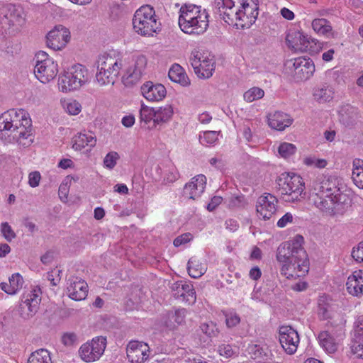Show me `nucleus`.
<instances>
[{"mask_svg": "<svg viewBox=\"0 0 363 363\" xmlns=\"http://www.w3.org/2000/svg\"><path fill=\"white\" fill-rule=\"evenodd\" d=\"M189 241V235L187 234H183L176 238L173 242L175 247H179L182 244H185Z\"/></svg>", "mask_w": 363, "mask_h": 363, "instance_id": "69168bd1", "label": "nucleus"}, {"mask_svg": "<svg viewBox=\"0 0 363 363\" xmlns=\"http://www.w3.org/2000/svg\"><path fill=\"white\" fill-rule=\"evenodd\" d=\"M240 321V317L236 314L226 315L225 322L228 328H232L237 325Z\"/></svg>", "mask_w": 363, "mask_h": 363, "instance_id": "052dcab7", "label": "nucleus"}, {"mask_svg": "<svg viewBox=\"0 0 363 363\" xmlns=\"http://www.w3.org/2000/svg\"><path fill=\"white\" fill-rule=\"evenodd\" d=\"M296 147L294 144L283 143L279 148L278 152L279 155L284 158H288L296 152Z\"/></svg>", "mask_w": 363, "mask_h": 363, "instance_id": "c03bdc74", "label": "nucleus"}, {"mask_svg": "<svg viewBox=\"0 0 363 363\" xmlns=\"http://www.w3.org/2000/svg\"><path fill=\"white\" fill-rule=\"evenodd\" d=\"M218 140V133L216 131H206L199 136L200 143L203 145L213 144Z\"/></svg>", "mask_w": 363, "mask_h": 363, "instance_id": "a18cd8bd", "label": "nucleus"}, {"mask_svg": "<svg viewBox=\"0 0 363 363\" xmlns=\"http://www.w3.org/2000/svg\"><path fill=\"white\" fill-rule=\"evenodd\" d=\"M55 258V252L48 250L40 257V261L44 264H49L52 262Z\"/></svg>", "mask_w": 363, "mask_h": 363, "instance_id": "bf43d9fd", "label": "nucleus"}, {"mask_svg": "<svg viewBox=\"0 0 363 363\" xmlns=\"http://www.w3.org/2000/svg\"><path fill=\"white\" fill-rule=\"evenodd\" d=\"M318 340L320 346L328 353H334L337 349L335 338L328 331L320 332Z\"/></svg>", "mask_w": 363, "mask_h": 363, "instance_id": "473e14b6", "label": "nucleus"}, {"mask_svg": "<svg viewBox=\"0 0 363 363\" xmlns=\"http://www.w3.org/2000/svg\"><path fill=\"white\" fill-rule=\"evenodd\" d=\"M119 158L120 156L118 152L111 151L105 156L104 164L106 168L112 169L116 165Z\"/></svg>", "mask_w": 363, "mask_h": 363, "instance_id": "49530a36", "label": "nucleus"}, {"mask_svg": "<svg viewBox=\"0 0 363 363\" xmlns=\"http://www.w3.org/2000/svg\"><path fill=\"white\" fill-rule=\"evenodd\" d=\"M28 363H52L50 352L45 349H40L32 352Z\"/></svg>", "mask_w": 363, "mask_h": 363, "instance_id": "58836bf2", "label": "nucleus"}, {"mask_svg": "<svg viewBox=\"0 0 363 363\" xmlns=\"http://www.w3.org/2000/svg\"><path fill=\"white\" fill-rule=\"evenodd\" d=\"M40 179L41 176L39 172H32L28 176V184L33 188L37 187L39 185Z\"/></svg>", "mask_w": 363, "mask_h": 363, "instance_id": "4d7b16f0", "label": "nucleus"}, {"mask_svg": "<svg viewBox=\"0 0 363 363\" xmlns=\"http://www.w3.org/2000/svg\"><path fill=\"white\" fill-rule=\"evenodd\" d=\"M127 357L131 363H143L149 357V346L143 342L130 341L127 347Z\"/></svg>", "mask_w": 363, "mask_h": 363, "instance_id": "6ab92c4d", "label": "nucleus"}, {"mask_svg": "<svg viewBox=\"0 0 363 363\" xmlns=\"http://www.w3.org/2000/svg\"><path fill=\"white\" fill-rule=\"evenodd\" d=\"M288 47L295 52H304L312 48L311 44L315 45V39L305 35L298 30H290L286 36Z\"/></svg>", "mask_w": 363, "mask_h": 363, "instance_id": "f8f14e48", "label": "nucleus"}, {"mask_svg": "<svg viewBox=\"0 0 363 363\" xmlns=\"http://www.w3.org/2000/svg\"><path fill=\"white\" fill-rule=\"evenodd\" d=\"M171 81L178 83L183 86H187L190 84V79L184 69L178 64H174L170 68L168 73Z\"/></svg>", "mask_w": 363, "mask_h": 363, "instance_id": "7c9ffc66", "label": "nucleus"}, {"mask_svg": "<svg viewBox=\"0 0 363 363\" xmlns=\"http://www.w3.org/2000/svg\"><path fill=\"white\" fill-rule=\"evenodd\" d=\"M222 201L220 196H214L211 199V202L207 206L209 211H213Z\"/></svg>", "mask_w": 363, "mask_h": 363, "instance_id": "0e129e2a", "label": "nucleus"}, {"mask_svg": "<svg viewBox=\"0 0 363 363\" xmlns=\"http://www.w3.org/2000/svg\"><path fill=\"white\" fill-rule=\"evenodd\" d=\"M1 231L4 238L9 242H11L16 237V233L6 222L1 224Z\"/></svg>", "mask_w": 363, "mask_h": 363, "instance_id": "8fccbe9b", "label": "nucleus"}, {"mask_svg": "<svg viewBox=\"0 0 363 363\" xmlns=\"http://www.w3.org/2000/svg\"><path fill=\"white\" fill-rule=\"evenodd\" d=\"M179 178V173L177 170V169L172 166L169 167L168 172L165 174V177L164 178V181L168 182V183H172L175 182Z\"/></svg>", "mask_w": 363, "mask_h": 363, "instance_id": "864d4df0", "label": "nucleus"}, {"mask_svg": "<svg viewBox=\"0 0 363 363\" xmlns=\"http://www.w3.org/2000/svg\"><path fill=\"white\" fill-rule=\"evenodd\" d=\"M70 40V32L62 25L56 26L46 35V45L54 50L64 48Z\"/></svg>", "mask_w": 363, "mask_h": 363, "instance_id": "2eb2a0df", "label": "nucleus"}, {"mask_svg": "<svg viewBox=\"0 0 363 363\" xmlns=\"http://www.w3.org/2000/svg\"><path fill=\"white\" fill-rule=\"evenodd\" d=\"M77 340V335L74 333H65L62 337V342L66 346H70Z\"/></svg>", "mask_w": 363, "mask_h": 363, "instance_id": "13d9d810", "label": "nucleus"}, {"mask_svg": "<svg viewBox=\"0 0 363 363\" xmlns=\"http://www.w3.org/2000/svg\"><path fill=\"white\" fill-rule=\"evenodd\" d=\"M111 69H106L101 72H97L96 74V79L97 82L103 86L108 84H111L112 85L114 84L115 80L117 78V77L119 74L120 70L116 71V73L113 74V73L111 72Z\"/></svg>", "mask_w": 363, "mask_h": 363, "instance_id": "e433bc0d", "label": "nucleus"}, {"mask_svg": "<svg viewBox=\"0 0 363 363\" xmlns=\"http://www.w3.org/2000/svg\"><path fill=\"white\" fill-rule=\"evenodd\" d=\"M318 316L323 320L328 319L330 317L328 306L320 304H319L318 306Z\"/></svg>", "mask_w": 363, "mask_h": 363, "instance_id": "e2e57ef3", "label": "nucleus"}, {"mask_svg": "<svg viewBox=\"0 0 363 363\" xmlns=\"http://www.w3.org/2000/svg\"><path fill=\"white\" fill-rule=\"evenodd\" d=\"M142 95L150 101H159L162 100L166 94L167 90L162 84H154L151 81L146 82L141 87Z\"/></svg>", "mask_w": 363, "mask_h": 363, "instance_id": "4be33fe9", "label": "nucleus"}, {"mask_svg": "<svg viewBox=\"0 0 363 363\" xmlns=\"http://www.w3.org/2000/svg\"><path fill=\"white\" fill-rule=\"evenodd\" d=\"M278 200L271 194H264L257 201L256 211L259 217L264 220L270 219L277 212Z\"/></svg>", "mask_w": 363, "mask_h": 363, "instance_id": "a211bd4d", "label": "nucleus"}, {"mask_svg": "<svg viewBox=\"0 0 363 363\" xmlns=\"http://www.w3.org/2000/svg\"><path fill=\"white\" fill-rule=\"evenodd\" d=\"M282 199L286 202L294 203L299 201L305 186L302 178L297 174L282 173L277 179Z\"/></svg>", "mask_w": 363, "mask_h": 363, "instance_id": "39448f33", "label": "nucleus"}, {"mask_svg": "<svg viewBox=\"0 0 363 363\" xmlns=\"http://www.w3.org/2000/svg\"><path fill=\"white\" fill-rule=\"evenodd\" d=\"M312 27L315 32L322 35H328L332 31L330 22L325 18H316L312 22Z\"/></svg>", "mask_w": 363, "mask_h": 363, "instance_id": "ea45409f", "label": "nucleus"}, {"mask_svg": "<svg viewBox=\"0 0 363 363\" xmlns=\"http://www.w3.org/2000/svg\"><path fill=\"white\" fill-rule=\"evenodd\" d=\"M303 238L296 235L291 242L281 243L277 251V259L281 263V274L287 279L304 276L309 269L306 251L301 246Z\"/></svg>", "mask_w": 363, "mask_h": 363, "instance_id": "f257e3e1", "label": "nucleus"}, {"mask_svg": "<svg viewBox=\"0 0 363 363\" xmlns=\"http://www.w3.org/2000/svg\"><path fill=\"white\" fill-rule=\"evenodd\" d=\"M173 113L171 105L155 108V126L168 122L172 117Z\"/></svg>", "mask_w": 363, "mask_h": 363, "instance_id": "72a5a7b5", "label": "nucleus"}, {"mask_svg": "<svg viewBox=\"0 0 363 363\" xmlns=\"http://www.w3.org/2000/svg\"><path fill=\"white\" fill-rule=\"evenodd\" d=\"M178 23L181 30L189 35H201L208 27V13L194 4H185L179 10Z\"/></svg>", "mask_w": 363, "mask_h": 363, "instance_id": "20e7f679", "label": "nucleus"}, {"mask_svg": "<svg viewBox=\"0 0 363 363\" xmlns=\"http://www.w3.org/2000/svg\"><path fill=\"white\" fill-rule=\"evenodd\" d=\"M279 333V342L284 351L289 354H294L300 341L297 331L289 325H283Z\"/></svg>", "mask_w": 363, "mask_h": 363, "instance_id": "dca6fc26", "label": "nucleus"}, {"mask_svg": "<svg viewBox=\"0 0 363 363\" xmlns=\"http://www.w3.org/2000/svg\"><path fill=\"white\" fill-rule=\"evenodd\" d=\"M88 82V70L80 65H73L60 76L58 84L62 91H72L79 89Z\"/></svg>", "mask_w": 363, "mask_h": 363, "instance_id": "0eeeda50", "label": "nucleus"}, {"mask_svg": "<svg viewBox=\"0 0 363 363\" xmlns=\"http://www.w3.org/2000/svg\"><path fill=\"white\" fill-rule=\"evenodd\" d=\"M293 221V216L290 213H286L277 222V225L279 228L285 227L287 223H291Z\"/></svg>", "mask_w": 363, "mask_h": 363, "instance_id": "680f3d73", "label": "nucleus"}, {"mask_svg": "<svg viewBox=\"0 0 363 363\" xmlns=\"http://www.w3.org/2000/svg\"><path fill=\"white\" fill-rule=\"evenodd\" d=\"M135 123V118L133 116H126L122 118V124L127 128L132 127Z\"/></svg>", "mask_w": 363, "mask_h": 363, "instance_id": "774afa93", "label": "nucleus"}, {"mask_svg": "<svg viewBox=\"0 0 363 363\" xmlns=\"http://www.w3.org/2000/svg\"><path fill=\"white\" fill-rule=\"evenodd\" d=\"M171 289L175 298H182V300L189 304L196 301V291L191 284L184 281H178L172 284Z\"/></svg>", "mask_w": 363, "mask_h": 363, "instance_id": "412c9836", "label": "nucleus"}, {"mask_svg": "<svg viewBox=\"0 0 363 363\" xmlns=\"http://www.w3.org/2000/svg\"><path fill=\"white\" fill-rule=\"evenodd\" d=\"M352 179L357 187L363 189V169L352 170Z\"/></svg>", "mask_w": 363, "mask_h": 363, "instance_id": "3c124183", "label": "nucleus"}, {"mask_svg": "<svg viewBox=\"0 0 363 363\" xmlns=\"http://www.w3.org/2000/svg\"><path fill=\"white\" fill-rule=\"evenodd\" d=\"M214 13L230 25L238 21L241 13L235 8L233 0H215Z\"/></svg>", "mask_w": 363, "mask_h": 363, "instance_id": "4468645a", "label": "nucleus"}, {"mask_svg": "<svg viewBox=\"0 0 363 363\" xmlns=\"http://www.w3.org/2000/svg\"><path fill=\"white\" fill-rule=\"evenodd\" d=\"M9 282L13 290L14 289L16 294L22 288L24 281L22 276L19 273H15L9 277Z\"/></svg>", "mask_w": 363, "mask_h": 363, "instance_id": "de8ad7c7", "label": "nucleus"}, {"mask_svg": "<svg viewBox=\"0 0 363 363\" xmlns=\"http://www.w3.org/2000/svg\"><path fill=\"white\" fill-rule=\"evenodd\" d=\"M309 199L316 208L329 216L342 215L350 203L348 196L341 193L337 186L332 187L329 180L323 182L318 189L315 188Z\"/></svg>", "mask_w": 363, "mask_h": 363, "instance_id": "f03ea898", "label": "nucleus"}, {"mask_svg": "<svg viewBox=\"0 0 363 363\" xmlns=\"http://www.w3.org/2000/svg\"><path fill=\"white\" fill-rule=\"evenodd\" d=\"M1 11L2 14H4V18L0 23V32L4 28V24L21 26L24 21V18L21 15V10L16 8L13 5L9 4L3 6Z\"/></svg>", "mask_w": 363, "mask_h": 363, "instance_id": "b1692460", "label": "nucleus"}, {"mask_svg": "<svg viewBox=\"0 0 363 363\" xmlns=\"http://www.w3.org/2000/svg\"><path fill=\"white\" fill-rule=\"evenodd\" d=\"M249 275L252 279L258 280L262 276V272L258 267H254L250 269Z\"/></svg>", "mask_w": 363, "mask_h": 363, "instance_id": "338daca9", "label": "nucleus"}, {"mask_svg": "<svg viewBox=\"0 0 363 363\" xmlns=\"http://www.w3.org/2000/svg\"><path fill=\"white\" fill-rule=\"evenodd\" d=\"M351 350L358 358L363 359V328L359 325L355 330Z\"/></svg>", "mask_w": 363, "mask_h": 363, "instance_id": "f704fd0d", "label": "nucleus"}, {"mask_svg": "<svg viewBox=\"0 0 363 363\" xmlns=\"http://www.w3.org/2000/svg\"><path fill=\"white\" fill-rule=\"evenodd\" d=\"M218 351L220 355L226 358L231 357L234 354V351L231 345L223 344L218 347Z\"/></svg>", "mask_w": 363, "mask_h": 363, "instance_id": "5fc2aeb1", "label": "nucleus"}, {"mask_svg": "<svg viewBox=\"0 0 363 363\" xmlns=\"http://www.w3.org/2000/svg\"><path fill=\"white\" fill-rule=\"evenodd\" d=\"M187 270L192 278H199L206 272V265L194 257L187 263Z\"/></svg>", "mask_w": 363, "mask_h": 363, "instance_id": "2f4dec72", "label": "nucleus"}, {"mask_svg": "<svg viewBox=\"0 0 363 363\" xmlns=\"http://www.w3.org/2000/svg\"><path fill=\"white\" fill-rule=\"evenodd\" d=\"M190 62L199 77L208 79L213 75L215 62L212 59L203 57L201 53L196 51L191 53Z\"/></svg>", "mask_w": 363, "mask_h": 363, "instance_id": "ddd939ff", "label": "nucleus"}, {"mask_svg": "<svg viewBox=\"0 0 363 363\" xmlns=\"http://www.w3.org/2000/svg\"><path fill=\"white\" fill-rule=\"evenodd\" d=\"M359 118L357 109L350 105L342 106L339 111V121L345 126L354 125Z\"/></svg>", "mask_w": 363, "mask_h": 363, "instance_id": "c85d7f7f", "label": "nucleus"}, {"mask_svg": "<svg viewBox=\"0 0 363 363\" xmlns=\"http://www.w3.org/2000/svg\"><path fill=\"white\" fill-rule=\"evenodd\" d=\"M285 67L296 81H306L312 77L315 72V65L313 60L305 57L287 60Z\"/></svg>", "mask_w": 363, "mask_h": 363, "instance_id": "1a4fd4ad", "label": "nucleus"}, {"mask_svg": "<svg viewBox=\"0 0 363 363\" xmlns=\"http://www.w3.org/2000/svg\"><path fill=\"white\" fill-rule=\"evenodd\" d=\"M351 255L356 262H363V241L359 242L357 247H353Z\"/></svg>", "mask_w": 363, "mask_h": 363, "instance_id": "603ef678", "label": "nucleus"}, {"mask_svg": "<svg viewBox=\"0 0 363 363\" xmlns=\"http://www.w3.org/2000/svg\"><path fill=\"white\" fill-rule=\"evenodd\" d=\"M247 202L243 195L233 196L230 199L228 206L230 208H244Z\"/></svg>", "mask_w": 363, "mask_h": 363, "instance_id": "09e8293b", "label": "nucleus"}, {"mask_svg": "<svg viewBox=\"0 0 363 363\" xmlns=\"http://www.w3.org/2000/svg\"><path fill=\"white\" fill-rule=\"evenodd\" d=\"M68 296L74 301L84 300L88 293V285L82 279L75 277L69 279V284L67 287Z\"/></svg>", "mask_w": 363, "mask_h": 363, "instance_id": "a878e982", "label": "nucleus"}, {"mask_svg": "<svg viewBox=\"0 0 363 363\" xmlns=\"http://www.w3.org/2000/svg\"><path fill=\"white\" fill-rule=\"evenodd\" d=\"M40 301V289H33L24 293L18 309L20 317L24 320L33 317L39 309Z\"/></svg>", "mask_w": 363, "mask_h": 363, "instance_id": "9b49d317", "label": "nucleus"}, {"mask_svg": "<svg viewBox=\"0 0 363 363\" xmlns=\"http://www.w3.org/2000/svg\"><path fill=\"white\" fill-rule=\"evenodd\" d=\"M96 65L97 72L104 71L106 69H112L111 72L114 74L116 71L120 70L123 67V63L122 57L119 56L116 57L110 54H104L98 57Z\"/></svg>", "mask_w": 363, "mask_h": 363, "instance_id": "393cba45", "label": "nucleus"}, {"mask_svg": "<svg viewBox=\"0 0 363 363\" xmlns=\"http://www.w3.org/2000/svg\"><path fill=\"white\" fill-rule=\"evenodd\" d=\"M140 116L141 121H144L147 123L152 121L155 123V108H150L142 104L140 111Z\"/></svg>", "mask_w": 363, "mask_h": 363, "instance_id": "37998d69", "label": "nucleus"}, {"mask_svg": "<svg viewBox=\"0 0 363 363\" xmlns=\"http://www.w3.org/2000/svg\"><path fill=\"white\" fill-rule=\"evenodd\" d=\"M0 133L7 135L9 142L23 143V140L32 137V122L24 109H10L0 116Z\"/></svg>", "mask_w": 363, "mask_h": 363, "instance_id": "7ed1b4c3", "label": "nucleus"}, {"mask_svg": "<svg viewBox=\"0 0 363 363\" xmlns=\"http://www.w3.org/2000/svg\"><path fill=\"white\" fill-rule=\"evenodd\" d=\"M200 330L210 339L216 337L219 333V330L213 322L202 323L200 325Z\"/></svg>", "mask_w": 363, "mask_h": 363, "instance_id": "a19ab883", "label": "nucleus"}, {"mask_svg": "<svg viewBox=\"0 0 363 363\" xmlns=\"http://www.w3.org/2000/svg\"><path fill=\"white\" fill-rule=\"evenodd\" d=\"M240 15L238 22L235 23L237 26L242 28H250L256 21L258 16V6L256 4L250 5L247 2L242 4V9H239Z\"/></svg>", "mask_w": 363, "mask_h": 363, "instance_id": "5701e85b", "label": "nucleus"}, {"mask_svg": "<svg viewBox=\"0 0 363 363\" xmlns=\"http://www.w3.org/2000/svg\"><path fill=\"white\" fill-rule=\"evenodd\" d=\"M106 343V337H95L91 342H86L80 347L79 354L84 362H94L98 360L104 354Z\"/></svg>", "mask_w": 363, "mask_h": 363, "instance_id": "9d476101", "label": "nucleus"}, {"mask_svg": "<svg viewBox=\"0 0 363 363\" xmlns=\"http://www.w3.org/2000/svg\"><path fill=\"white\" fill-rule=\"evenodd\" d=\"M66 108L70 115H77L81 111V105L77 101H73L67 104Z\"/></svg>", "mask_w": 363, "mask_h": 363, "instance_id": "6e6d98bb", "label": "nucleus"}, {"mask_svg": "<svg viewBox=\"0 0 363 363\" xmlns=\"http://www.w3.org/2000/svg\"><path fill=\"white\" fill-rule=\"evenodd\" d=\"M96 142V140L92 135L80 133L74 140L73 148L76 150H81L86 146L94 147Z\"/></svg>", "mask_w": 363, "mask_h": 363, "instance_id": "c9c22d12", "label": "nucleus"}, {"mask_svg": "<svg viewBox=\"0 0 363 363\" xmlns=\"http://www.w3.org/2000/svg\"><path fill=\"white\" fill-rule=\"evenodd\" d=\"M334 92L332 88L323 85L315 89L313 96L318 102L325 103L331 101L333 99Z\"/></svg>", "mask_w": 363, "mask_h": 363, "instance_id": "4c0bfd02", "label": "nucleus"}, {"mask_svg": "<svg viewBox=\"0 0 363 363\" xmlns=\"http://www.w3.org/2000/svg\"><path fill=\"white\" fill-rule=\"evenodd\" d=\"M347 291L356 296L363 294V271L354 272L350 275L346 283Z\"/></svg>", "mask_w": 363, "mask_h": 363, "instance_id": "cd10ccee", "label": "nucleus"}, {"mask_svg": "<svg viewBox=\"0 0 363 363\" xmlns=\"http://www.w3.org/2000/svg\"><path fill=\"white\" fill-rule=\"evenodd\" d=\"M206 184V178L204 175L199 174L193 177L191 182L185 184L183 196L189 199H196L204 191Z\"/></svg>", "mask_w": 363, "mask_h": 363, "instance_id": "aec40b11", "label": "nucleus"}, {"mask_svg": "<svg viewBox=\"0 0 363 363\" xmlns=\"http://www.w3.org/2000/svg\"><path fill=\"white\" fill-rule=\"evenodd\" d=\"M147 62L146 57L143 55L135 57L134 67L128 68L126 73L122 77L123 83L125 86H133L140 79L146 68Z\"/></svg>", "mask_w": 363, "mask_h": 363, "instance_id": "f3484780", "label": "nucleus"}, {"mask_svg": "<svg viewBox=\"0 0 363 363\" xmlns=\"http://www.w3.org/2000/svg\"><path fill=\"white\" fill-rule=\"evenodd\" d=\"M133 26L136 33L147 35L156 32L160 23L157 21L154 8L150 5H145L135 11Z\"/></svg>", "mask_w": 363, "mask_h": 363, "instance_id": "423d86ee", "label": "nucleus"}, {"mask_svg": "<svg viewBox=\"0 0 363 363\" xmlns=\"http://www.w3.org/2000/svg\"><path fill=\"white\" fill-rule=\"evenodd\" d=\"M186 313L184 308L168 311L164 320V326L170 330H174L184 323Z\"/></svg>", "mask_w": 363, "mask_h": 363, "instance_id": "c756f323", "label": "nucleus"}, {"mask_svg": "<svg viewBox=\"0 0 363 363\" xmlns=\"http://www.w3.org/2000/svg\"><path fill=\"white\" fill-rule=\"evenodd\" d=\"M33 60L35 63L33 72L40 82L46 84L55 78L58 65L45 52H38Z\"/></svg>", "mask_w": 363, "mask_h": 363, "instance_id": "6e6552de", "label": "nucleus"}, {"mask_svg": "<svg viewBox=\"0 0 363 363\" xmlns=\"http://www.w3.org/2000/svg\"><path fill=\"white\" fill-rule=\"evenodd\" d=\"M293 119L286 113L275 111L268 116V124L274 130H284L292 123Z\"/></svg>", "mask_w": 363, "mask_h": 363, "instance_id": "bb28decb", "label": "nucleus"}, {"mask_svg": "<svg viewBox=\"0 0 363 363\" xmlns=\"http://www.w3.org/2000/svg\"><path fill=\"white\" fill-rule=\"evenodd\" d=\"M264 95V91L259 87H252L245 92L244 99L247 102H252L255 100L262 99Z\"/></svg>", "mask_w": 363, "mask_h": 363, "instance_id": "79ce46f5", "label": "nucleus"}]
</instances>
